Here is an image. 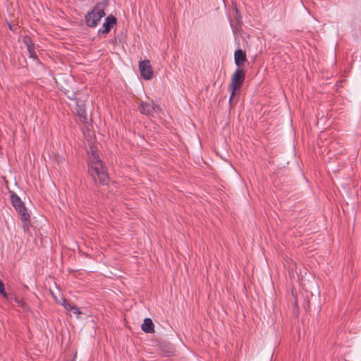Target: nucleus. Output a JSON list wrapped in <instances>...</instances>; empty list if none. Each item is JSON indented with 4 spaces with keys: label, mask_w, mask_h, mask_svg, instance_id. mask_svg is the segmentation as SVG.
<instances>
[{
    "label": "nucleus",
    "mask_w": 361,
    "mask_h": 361,
    "mask_svg": "<svg viewBox=\"0 0 361 361\" xmlns=\"http://www.w3.org/2000/svg\"><path fill=\"white\" fill-rule=\"evenodd\" d=\"M89 172L96 182L99 181L102 185L108 183V173L100 158L94 154L89 161Z\"/></svg>",
    "instance_id": "nucleus-1"
},
{
    "label": "nucleus",
    "mask_w": 361,
    "mask_h": 361,
    "mask_svg": "<svg viewBox=\"0 0 361 361\" xmlns=\"http://www.w3.org/2000/svg\"><path fill=\"white\" fill-rule=\"evenodd\" d=\"M10 197L12 205L20 216L24 231H26L28 230L30 224V218L27 209L20 198L16 193L12 192Z\"/></svg>",
    "instance_id": "nucleus-2"
},
{
    "label": "nucleus",
    "mask_w": 361,
    "mask_h": 361,
    "mask_svg": "<svg viewBox=\"0 0 361 361\" xmlns=\"http://www.w3.org/2000/svg\"><path fill=\"white\" fill-rule=\"evenodd\" d=\"M106 15L104 12V5L97 4L92 11L85 16L86 24L88 27H94L99 23L101 18Z\"/></svg>",
    "instance_id": "nucleus-3"
},
{
    "label": "nucleus",
    "mask_w": 361,
    "mask_h": 361,
    "mask_svg": "<svg viewBox=\"0 0 361 361\" xmlns=\"http://www.w3.org/2000/svg\"><path fill=\"white\" fill-rule=\"evenodd\" d=\"M245 80V72L241 68H237L231 78L229 90L231 92L229 102L231 104L236 90H239Z\"/></svg>",
    "instance_id": "nucleus-4"
},
{
    "label": "nucleus",
    "mask_w": 361,
    "mask_h": 361,
    "mask_svg": "<svg viewBox=\"0 0 361 361\" xmlns=\"http://www.w3.org/2000/svg\"><path fill=\"white\" fill-rule=\"evenodd\" d=\"M139 70L141 76L145 80H150L153 78L154 73L149 60H144L140 61Z\"/></svg>",
    "instance_id": "nucleus-5"
},
{
    "label": "nucleus",
    "mask_w": 361,
    "mask_h": 361,
    "mask_svg": "<svg viewBox=\"0 0 361 361\" xmlns=\"http://www.w3.org/2000/svg\"><path fill=\"white\" fill-rule=\"evenodd\" d=\"M138 109L142 114L152 116L154 112L159 110V106L154 102H141L138 106Z\"/></svg>",
    "instance_id": "nucleus-6"
},
{
    "label": "nucleus",
    "mask_w": 361,
    "mask_h": 361,
    "mask_svg": "<svg viewBox=\"0 0 361 361\" xmlns=\"http://www.w3.org/2000/svg\"><path fill=\"white\" fill-rule=\"evenodd\" d=\"M116 23V18L113 16H109L105 19V22L102 25V30H99L104 34H107L110 32L111 27Z\"/></svg>",
    "instance_id": "nucleus-7"
},
{
    "label": "nucleus",
    "mask_w": 361,
    "mask_h": 361,
    "mask_svg": "<svg viewBox=\"0 0 361 361\" xmlns=\"http://www.w3.org/2000/svg\"><path fill=\"white\" fill-rule=\"evenodd\" d=\"M61 304L64 307V308L67 311H73V314H75L78 318L79 317L80 314H81V312L80 311L79 308L77 307V306L71 304L64 298H62V302Z\"/></svg>",
    "instance_id": "nucleus-8"
},
{
    "label": "nucleus",
    "mask_w": 361,
    "mask_h": 361,
    "mask_svg": "<svg viewBox=\"0 0 361 361\" xmlns=\"http://www.w3.org/2000/svg\"><path fill=\"white\" fill-rule=\"evenodd\" d=\"M234 60L235 65L240 68L246 60V54L242 49H237L234 54Z\"/></svg>",
    "instance_id": "nucleus-9"
},
{
    "label": "nucleus",
    "mask_w": 361,
    "mask_h": 361,
    "mask_svg": "<svg viewBox=\"0 0 361 361\" xmlns=\"http://www.w3.org/2000/svg\"><path fill=\"white\" fill-rule=\"evenodd\" d=\"M76 111L78 115L82 119L84 123L87 121V115L86 112V109L85 104L82 102H76Z\"/></svg>",
    "instance_id": "nucleus-10"
},
{
    "label": "nucleus",
    "mask_w": 361,
    "mask_h": 361,
    "mask_svg": "<svg viewBox=\"0 0 361 361\" xmlns=\"http://www.w3.org/2000/svg\"><path fill=\"white\" fill-rule=\"evenodd\" d=\"M142 330L147 334H152L154 331V325L151 319L146 318L144 319L143 324H142Z\"/></svg>",
    "instance_id": "nucleus-11"
},
{
    "label": "nucleus",
    "mask_w": 361,
    "mask_h": 361,
    "mask_svg": "<svg viewBox=\"0 0 361 361\" xmlns=\"http://www.w3.org/2000/svg\"><path fill=\"white\" fill-rule=\"evenodd\" d=\"M0 294L7 300L12 299L11 296H9L5 291L4 284L1 281H0Z\"/></svg>",
    "instance_id": "nucleus-12"
},
{
    "label": "nucleus",
    "mask_w": 361,
    "mask_h": 361,
    "mask_svg": "<svg viewBox=\"0 0 361 361\" xmlns=\"http://www.w3.org/2000/svg\"><path fill=\"white\" fill-rule=\"evenodd\" d=\"M27 49L30 54V57L35 59L36 54L35 51V44H33L32 45H29L28 47H27Z\"/></svg>",
    "instance_id": "nucleus-13"
},
{
    "label": "nucleus",
    "mask_w": 361,
    "mask_h": 361,
    "mask_svg": "<svg viewBox=\"0 0 361 361\" xmlns=\"http://www.w3.org/2000/svg\"><path fill=\"white\" fill-rule=\"evenodd\" d=\"M23 42L25 43V44L26 45V47H28L29 45L33 44L31 38L28 36H25L23 37Z\"/></svg>",
    "instance_id": "nucleus-14"
},
{
    "label": "nucleus",
    "mask_w": 361,
    "mask_h": 361,
    "mask_svg": "<svg viewBox=\"0 0 361 361\" xmlns=\"http://www.w3.org/2000/svg\"><path fill=\"white\" fill-rule=\"evenodd\" d=\"M13 300H14V302L16 303L17 306H18V307H23L24 302L23 301L22 299L18 298L17 297H14Z\"/></svg>",
    "instance_id": "nucleus-15"
},
{
    "label": "nucleus",
    "mask_w": 361,
    "mask_h": 361,
    "mask_svg": "<svg viewBox=\"0 0 361 361\" xmlns=\"http://www.w3.org/2000/svg\"><path fill=\"white\" fill-rule=\"evenodd\" d=\"M65 94L69 99L73 100L76 99L75 92H70L69 91H67V92H65Z\"/></svg>",
    "instance_id": "nucleus-16"
},
{
    "label": "nucleus",
    "mask_w": 361,
    "mask_h": 361,
    "mask_svg": "<svg viewBox=\"0 0 361 361\" xmlns=\"http://www.w3.org/2000/svg\"><path fill=\"white\" fill-rule=\"evenodd\" d=\"M51 294L53 296V298H54L56 302H57L59 303H61L59 300H57L56 296L54 294V293L52 291H51Z\"/></svg>",
    "instance_id": "nucleus-17"
}]
</instances>
